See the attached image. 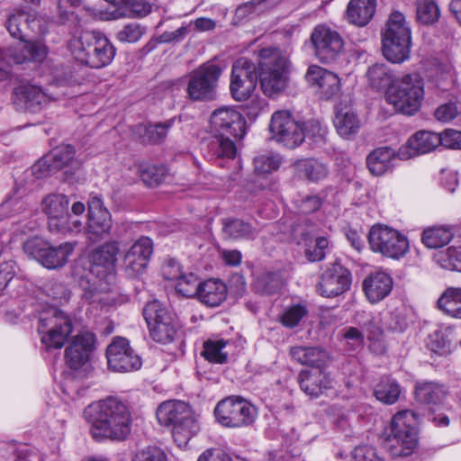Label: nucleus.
<instances>
[{
	"mask_svg": "<svg viewBox=\"0 0 461 461\" xmlns=\"http://www.w3.org/2000/svg\"><path fill=\"white\" fill-rule=\"evenodd\" d=\"M291 68L286 54L276 47L261 49L257 55V64L247 58L238 59L231 68V96L239 102L248 100L259 80L262 92L268 97H276L286 88Z\"/></svg>",
	"mask_w": 461,
	"mask_h": 461,
	"instance_id": "nucleus-1",
	"label": "nucleus"
},
{
	"mask_svg": "<svg viewBox=\"0 0 461 461\" xmlns=\"http://www.w3.org/2000/svg\"><path fill=\"white\" fill-rule=\"evenodd\" d=\"M212 136L207 144L210 158L223 166L224 159H233L237 155L235 140L246 133V120L235 109L221 107L215 110L210 118Z\"/></svg>",
	"mask_w": 461,
	"mask_h": 461,
	"instance_id": "nucleus-2",
	"label": "nucleus"
},
{
	"mask_svg": "<svg viewBox=\"0 0 461 461\" xmlns=\"http://www.w3.org/2000/svg\"><path fill=\"white\" fill-rule=\"evenodd\" d=\"M415 416V412L409 410L393 416L384 438V447L393 456H408L417 448L418 431L416 427L411 424Z\"/></svg>",
	"mask_w": 461,
	"mask_h": 461,
	"instance_id": "nucleus-3",
	"label": "nucleus"
},
{
	"mask_svg": "<svg viewBox=\"0 0 461 461\" xmlns=\"http://www.w3.org/2000/svg\"><path fill=\"white\" fill-rule=\"evenodd\" d=\"M423 97V83L418 74L395 79L385 91L386 102L406 115H412L420 109Z\"/></svg>",
	"mask_w": 461,
	"mask_h": 461,
	"instance_id": "nucleus-4",
	"label": "nucleus"
},
{
	"mask_svg": "<svg viewBox=\"0 0 461 461\" xmlns=\"http://www.w3.org/2000/svg\"><path fill=\"white\" fill-rule=\"evenodd\" d=\"M411 44V30L404 15L400 12H393L382 33L384 56L393 63H401L409 58Z\"/></svg>",
	"mask_w": 461,
	"mask_h": 461,
	"instance_id": "nucleus-5",
	"label": "nucleus"
},
{
	"mask_svg": "<svg viewBox=\"0 0 461 461\" xmlns=\"http://www.w3.org/2000/svg\"><path fill=\"white\" fill-rule=\"evenodd\" d=\"M92 272L98 281L88 293L90 298L96 294L109 293L115 285V241H108L91 252Z\"/></svg>",
	"mask_w": 461,
	"mask_h": 461,
	"instance_id": "nucleus-6",
	"label": "nucleus"
},
{
	"mask_svg": "<svg viewBox=\"0 0 461 461\" xmlns=\"http://www.w3.org/2000/svg\"><path fill=\"white\" fill-rule=\"evenodd\" d=\"M214 415L222 426L241 428L254 423L258 410L242 397L229 396L217 403Z\"/></svg>",
	"mask_w": 461,
	"mask_h": 461,
	"instance_id": "nucleus-7",
	"label": "nucleus"
},
{
	"mask_svg": "<svg viewBox=\"0 0 461 461\" xmlns=\"http://www.w3.org/2000/svg\"><path fill=\"white\" fill-rule=\"evenodd\" d=\"M74 249L75 244L71 242L53 246L39 237L31 238L23 244L24 252L48 269H57L64 267Z\"/></svg>",
	"mask_w": 461,
	"mask_h": 461,
	"instance_id": "nucleus-8",
	"label": "nucleus"
},
{
	"mask_svg": "<svg viewBox=\"0 0 461 461\" xmlns=\"http://www.w3.org/2000/svg\"><path fill=\"white\" fill-rule=\"evenodd\" d=\"M38 331L46 348H61L72 332V321L63 312L51 308L40 314Z\"/></svg>",
	"mask_w": 461,
	"mask_h": 461,
	"instance_id": "nucleus-9",
	"label": "nucleus"
},
{
	"mask_svg": "<svg viewBox=\"0 0 461 461\" xmlns=\"http://www.w3.org/2000/svg\"><path fill=\"white\" fill-rule=\"evenodd\" d=\"M84 416L91 424V435L97 442L113 439L115 430V398L109 396L104 400L89 404L84 411Z\"/></svg>",
	"mask_w": 461,
	"mask_h": 461,
	"instance_id": "nucleus-10",
	"label": "nucleus"
},
{
	"mask_svg": "<svg viewBox=\"0 0 461 461\" xmlns=\"http://www.w3.org/2000/svg\"><path fill=\"white\" fill-rule=\"evenodd\" d=\"M368 243L374 252L393 259L402 258L409 251L407 237L383 224H375L370 229Z\"/></svg>",
	"mask_w": 461,
	"mask_h": 461,
	"instance_id": "nucleus-11",
	"label": "nucleus"
},
{
	"mask_svg": "<svg viewBox=\"0 0 461 461\" xmlns=\"http://www.w3.org/2000/svg\"><path fill=\"white\" fill-rule=\"evenodd\" d=\"M142 313L153 340L163 344L173 341L177 331V323L172 312L154 300L146 303Z\"/></svg>",
	"mask_w": 461,
	"mask_h": 461,
	"instance_id": "nucleus-12",
	"label": "nucleus"
},
{
	"mask_svg": "<svg viewBox=\"0 0 461 461\" xmlns=\"http://www.w3.org/2000/svg\"><path fill=\"white\" fill-rule=\"evenodd\" d=\"M222 69L216 64L204 63L190 75L186 92L192 101H211L216 96V87Z\"/></svg>",
	"mask_w": 461,
	"mask_h": 461,
	"instance_id": "nucleus-13",
	"label": "nucleus"
},
{
	"mask_svg": "<svg viewBox=\"0 0 461 461\" xmlns=\"http://www.w3.org/2000/svg\"><path fill=\"white\" fill-rule=\"evenodd\" d=\"M269 130L272 139L287 149L297 148L305 139L302 122L296 120L289 111L275 112Z\"/></svg>",
	"mask_w": 461,
	"mask_h": 461,
	"instance_id": "nucleus-14",
	"label": "nucleus"
},
{
	"mask_svg": "<svg viewBox=\"0 0 461 461\" xmlns=\"http://www.w3.org/2000/svg\"><path fill=\"white\" fill-rule=\"evenodd\" d=\"M310 42L314 56L321 62L327 64L335 61L344 47L340 34L322 24L314 27L311 33Z\"/></svg>",
	"mask_w": 461,
	"mask_h": 461,
	"instance_id": "nucleus-15",
	"label": "nucleus"
},
{
	"mask_svg": "<svg viewBox=\"0 0 461 461\" xmlns=\"http://www.w3.org/2000/svg\"><path fill=\"white\" fill-rule=\"evenodd\" d=\"M351 282L350 271L340 263L333 262L320 276L317 292L322 297L334 298L347 292Z\"/></svg>",
	"mask_w": 461,
	"mask_h": 461,
	"instance_id": "nucleus-16",
	"label": "nucleus"
},
{
	"mask_svg": "<svg viewBox=\"0 0 461 461\" xmlns=\"http://www.w3.org/2000/svg\"><path fill=\"white\" fill-rule=\"evenodd\" d=\"M112 228V214L104 206L100 197L91 196L88 201L87 239L92 243L99 242L108 237Z\"/></svg>",
	"mask_w": 461,
	"mask_h": 461,
	"instance_id": "nucleus-17",
	"label": "nucleus"
},
{
	"mask_svg": "<svg viewBox=\"0 0 461 461\" xmlns=\"http://www.w3.org/2000/svg\"><path fill=\"white\" fill-rule=\"evenodd\" d=\"M69 201L63 194H50L41 202V210L48 216V227L51 232L73 230L68 213Z\"/></svg>",
	"mask_w": 461,
	"mask_h": 461,
	"instance_id": "nucleus-18",
	"label": "nucleus"
},
{
	"mask_svg": "<svg viewBox=\"0 0 461 461\" xmlns=\"http://www.w3.org/2000/svg\"><path fill=\"white\" fill-rule=\"evenodd\" d=\"M153 253V241L149 237L140 238L124 254L122 270L129 278L142 275Z\"/></svg>",
	"mask_w": 461,
	"mask_h": 461,
	"instance_id": "nucleus-19",
	"label": "nucleus"
},
{
	"mask_svg": "<svg viewBox=\"0 0 461 461\" xmlns=\"http://www.w3.org/2000/svg\"><path fill=\"white\" fill-rule=\"evenodd\" d=\"M95 336L86 333L76 336L65 350V359L69 368L88 374L92 370L89 357L94 348Z\"/></svg>",
	"mask_w": 461,
	"mask_h": 461,
	"instance_id": "nucleus-20",
	"label": "nucleus"
},
{
	"mask_svg": "<svg viewBox=\"0 0 461 461\" xmlns=\"http://www.w3.org/2000/svg\"><path fill=\"white\" fill-rule=\"evenodd\" d=\"M440 134L429 131H420L413 134L405 146L399 149L397 156L406 160L412 157L433 151L440 146Z\"/></svg>",
	"mask_w": 461,
	"mask_h": 461,
	"instance_id": "nucleus-21",
	"label": "nucleus"
},
{
	"mask_svg": "<svg viewBox=\"0 0 461 461\" xmlns=\"http://www.w3.org/2000/svg\"><path fill=\"white\" fill-rule=\"evenodd\" d=\"M307 82L312 86H316L325 99H330L337 95L340 88L338 76L320 66L312 65L305 74Z\"/></svg>",
	"mask_w": 461,
	"mask_h": 461,
	"instance_id": "nucleus-22",
	"label": "nucleus"
},
{
	"mask_svg": "<svg viewBox=\"0 0 461 461\" xmlns=\"http://www.w3.org/2000/svg\"><path fill=\"white\" fill-rule=\"evenodd\" d=\"M297 381L301 390L311 398H318L332 386L331 378L324 369L302 370Z\"/></svg>",
	"mask_w": 461,
	"mask_h": 461,
	"instance_id": "nucleus-23",
	"label": "nucleus"
},
{
	"mask_svg": "<svg viewBox=\"0 0 461 461\" xmlns=\"http://www.w3.org/2000/svg\"><path fill=\"white\" fill-rule=\"evenodd\" d=\"M362 286L367 300L371 303H376L391 293L393 281L389 274L375 271L364 279Z\"/></svg>",
	"mask_w": 461,
	"mask_h": 461,
	"instance_id": "nucleus-24",
	"label": "nucleus"
},
{
	"mask_svg": "<svg viewBox=\"0 0 461 461\" xmlns=\"http://www.w3.org/2000/svg\"><path fill=\"white\" fill-rule=\"evenodd\" d=\"M14 102L19 103L30 113H38L52 99L40 86L33 85L15 88Z\"/></svg>",
	"mask_w": 461,
	"mask_h": 461,
	"instance_id": "nucleus-25",
	"label": "nucleus"
},
{
	"mask_svg": "<svg viewBox=\"0 0 461 461\" xmlns=\"http://www.w3.org/2000/svg\"><path fill=\"white\" fill-rule=\"evenodd\" d=\"M128 170L134 174L129 176V182H134L137 177H140L143 184L149 187L162 184L167 175L166 167L144 161L134 163L129 167Z\"/></svg>",
	"mask_w": 461,
	"mask_h": 461,
	"instance_id": "nucleus-26",
	"label": "nucleus"
},
{
	"mask_svg": "<svg viewBox=\"0 0 461 461\" xmlns=\"http://www.w3.org/2000/svg\"><path fill=\"white\" fill-rule=\"evenodd\" d=\"M289 353L297 363L315 369H324L330 360L329 353L320 347L294 346Z\"/></svg>",
	"mask_w": 461,
	"mask_h": 461,
	"instance_id": "nucleus-27",
	"label": "nucleus"
},
{
	"mask_svg": "<svg viewBox=\"0 0 461 461\" xmlns=\"http://www.w3.org/2000/svg\"><path fill=\"white\" fill-rule=\"evenodd\" d=\"M447 391L443 384L435 382H418L415 384V401L429 410L443 402Z\"/></svg>",
	"mask_w": 461,
	"mask_h": 461,
	"instance_id": "nucleus-28",
	"label": "nucleus"
},
{
	"mask_svg": "<svg viewBox=\"0 0 461 461\" xmlns=\"http://www.w3.org/2000/svg\"><path fill=\"white\" fill-rule=\"evenodd\" d=\"M376 10V0H350L346 10L347 21L357 27L367 25Z\"/></svg>",
	"mask_w": 461,
	"mask_h": 461,
	"instance_id": "nucleus-29",
	"label": "nucleus"
},
{
	"mask_svg": "<svg viewBox=\"0 0 461 461\" xmlns=\"http://www.w3.org/2000/svg\"><path fill=\"white\" fill-rule=\"evenodd\" d=\"M191 407L182 401H168L162 402L157 409L156 416L159 424L166 427H174L182 421Z\"/></svg>",
	"mask_w": 461,
	"mask_h": 461,
	"instance_id": "nucleus-30",
	"label": "nucleus"
},
{
	"mask_svg": "<svg viewBox=\"0 0 461 461\" xmlns=\"http://www.w3.org/2000/svg\"><path fill=\"white\" fill-rule=\"evenodd\" d=\"M196 296L204 305L217 307L227 297V286L220 279H208L202 282Z\"/></svg>",
	"mask_w": 461,
	"mask_h": 461,
	"instance_id": "nucleus-31",
	"label": "nucleus"
},
{
	"mask_svg": "<svg viewBox=\"0 0 461 461\" xmlns=\"http://www.w3.org/2000/svg\"><path fill=\"white\" fill-rule=\"evenodd\" d=\"M142 366L140 357L131 347L130 341L117 336V372H133Z\"/></svg>",
	"mask_w": 461,
	"mask_h": 461,
	"instance_id": "nucleus-32",
	"label": "nucleus"
},
{
	"mask_svg": "<svg viewBox=\"0 0 461 461\" xmlns=\"http://www.w3.org/2000/svg\"><path fill=\"white\" fill-rule=\"evenodd\" d=\"M260 229L239 218L222 220V233L229 240H254Z\"/></svg>",
	"mask_w": 461,
	"mask_h": 461,
	"instance_id": "nucleus-33",
	"label": "nucleus"
},
{
	"mask_svg": "<svg viewBox=\"0 0 461 461\" xmlns=\"http://www.w3.org/2000/svg\"><path fill=\"white\" fill-rule=\"evenodd\" d=\"M333 123L339 135L343 138L356 135L361 127L357 114L348 107L337 109Z\"/></svg>",
	"mask_w": 461,
	"mask_h": 461,
	"instance_id": "nucleus-34",
	"label": "nucleus"
},
{
	"mask_svg": "<svg viewBox=\"0 0 461 461\" xmlns=\"http://www.w3.org/2000/svg\"><path fill=\"white\" fill-rule=\"evenodd\" d=\"M395 151L389 147H381L373 150L366 158V165L374 176H382L392 166Z\"/></svg>",
	"mask_w": 461,
	"mask_h": 461,
	"instance_id": "nucleus-35",
	"label": "nucleus"
},
{
	"mask_svg": "<svg viewBox=\"0 0 461 461\" xmlns=\"http://www.w3.org/2000/svg\"><path fill=\"white\" fill-rule=\"evenodd\" d=\"M113 56V47L106 37H101L97 46L93 49L89 56L86 55V59H84L81 63L90 68H100L108 65Z\"/></svg>",
	"mask_w": 461,
	"mask_h": 461,
	"instance_id": "nucleus-36",
	"label": "nucleus"
},
{
	"mask_svg": "<svg viewBox=\"0 0 461 461\" xmlns=\"http://www.w3.org/2000/svg\"><path fill=\"white\" fill-rule=\"evenodd\" d=\"M153 8L149 0H117V18L141 19L148 16Z\"/></svg>",
	"mask_w": 461,
	"mask_h": 461,
	"instance_id": "nucleus-37",
	"label": "nucleus"
},
{
	"mask_svg": "<svg viewBox=\"0 0 461 461\" xmlns=\"http://www.w3.org/2000/svg\"><path fill=\"white\" fill-rule=\"evenodd\" d=\"M197 418L193 411L185 416L184 420L172 428L175 442L179 447H185L188 441L199 431Z\"/></svg>",
	"mask_w": 461,
	"mask_h": 461,
	"instance_id": "nucleus-38",
	"label": "nucleus"
},
{
	"mask_svg": "<svg viewBox=\"0 0 461 461\" xmlns=\"http://www.w3.org/2000/svg\"><path fill=\"white\" fill-rule=\"evenodd\" d=\"M105 37L98 32H82L79 37L71 42V50L74 58L81 63L86 55L92 52L93 49L97 46L99 38Z\"/></svg>",
	"mask_w": 461,
	"mask_h": 461,
	"instance_id": "nucleus-39",
	"label": "nucleus"
},
{
	"mask_svg": "<svg viewBox=\"0 0 461 461\" xmlns=\"http://www.w3.org/2000/svg\"><path fill=\"white\" fill-rule=\"evenodd\" d=\"M453 237L454 231L452 227L440 225L424 230L421 240L429 249H438L448 244Z\"/></svg>",
	"mask_w": 461,
	"mask_h": 461,
	"instance_id": "nucleus-40",
	"label": "nucleus"
},
{
	"mask_svg": "<svg viewBox=\"0 0 461 461\" xmlns=\"http://www.w3.org/2000/svg\"><path fill=\"white\" fill-rule=\"evenodd\" d=\"M438 306L447 315L461 319V288H447L438 300Z\"/></svg>",
	"mask_w": 461,
	"mask_h": 461,
	"instance_id": "nucleus-41",
	"label": "nucleus"
},
{
	"mask_svg": "<svg viewBox=\"0 0 461 461\" xmlns=\"http://www.w3.org/2000/svg\"><path fill=\"white\" fill-rule=\"evenodd\" d=\"M402 393L400 384L396 380L391 377H383L375 385L374 395L375 398L384 404L395 403Z\"/></svg>",
	"mask_w": 461,
	"mask_h": 461,
	"instance_id": "nucleus-42",
	"label": "nucleus"
},
{
	"mask_svg": "<svg viewBox=\"0 0 461 461\" xmlns=\"http://www.w3.org/2000/svg\"><path fill=\"white\" fill-rule=\"evenodd\" d=\"M54 170H59L66 167H76L78 166L75 159V148L69 144H62L54 148L48 154Z\"/></svg>",
	"mask_w": 461,
	"mask_h": 461,
	"instance_id": "nucleus-43",
	"label": "nucleus"
},
{
	"mask_svg": "<svg viewBox=\"0 0 461 461\" xmlns=\"http://www.w3.org/2000/svg\"><path fill=\"white\" fill-rule=\"evenodd\" d=\"M366 76L370 86L375 89L389 87L394 81L390 68L384 64H375L371 66Z\"/></svg>",
	"mask_w": 461,
	"mask_h": 461,
	"instance_id": "nucleus-44",
	"label": "nucleus"
},
{
	"mask_svg": "<svg viewBox=\"0 0 461 461\" xmlns=\"http://www.w3.org/2000/svg\"><path fill=\"white\" fill-rule=\"evenodd\" d=\"M283 282L278 273H264L254 283V289L261 294L270 295L277 293Z\"/></svg>",
	"mask_w": 461,
	"mask_h": 461,
	"instance_id": "nucleus-45",
	"label": "nucleus"
},
{
	"mask_svg": "<svg viewBox=\"0 0 461 461\" xmlns=\"http://www.w3.org/2000/svg\"><path fill=\"white\" fill-rule=\"evenodd\" d=\"M30 14L25 12H17L9 16L6 28L12 37L25 41L26 30L29 28Z\"/></svg>",
	"mask_w": 461,
	"mask_h": 461,
	"instance_id": "nucleus-46",
	"label": "nucleus"
},
{
	"mask_svg": "<svg viewBox=\"0 0 461 461\" xmlns=\"http://www.w3.org/2000/svg\"><path fill=\"white\" fill-rule=\"evenodd\" d=\"M440 16L437 4L429 0H421L417 3L416 17L419 23L430 25L436 23Z\"/></svg>",
	"mask_w": 461,
	"mask_h": 461,
	"instance_id": "nucleus-47",
	"label": "nucleus"
},
{
	"mask_svg": "<svg viewBox=\"0 0 461 461\" xmlns=\"http://www.w3.org/2000/svg\"><path fill=\"white\" fill-rule=\"evenodd\" d=\"M132 418L129 407L117 401V440H125L131 433Z\"/></svg>",
	"mask_w": 461,
	"mask_h": 461,
	"instance_id": "nucleus-48",
	"label": "nucleus"
},
{
	"mask_svg": "<svg viewBox=\"0 0 461 461\" xmlns=\"http://www.w3.org/2000/svg\"><path fill=\"white\" fill-rule=\"evenodd\" d=\"M225 346L226 342L222 339L205 341L202 356L211 363L224 364L228 360L227 353L222 351Z\"/></svg>",
	"mask_w": 461,
	"mask_h": 461,
	"instance_id": "nucleus-49",
	"label": "nucleus"
},
{
	"mask_svg": "<svg viewBox=\"0 0 461 461\" xmlns=\"http://www.w3.org/2000/svg\"><path fill=\"white\" fill-rule=\"evenodd\" d=\"M308 314L307 306L303 303H295L288 306L280 316V321L286 328H295Z\"/></svg>",
	"mask_w": 461,
	"mask_h": 461,
	"instance_id": "nucleus-50",
	"label": "nucleus"
},
{
	"mask_svg": "<svg viewBox=\"0 0 461 461\" xmlns=\"http://www.w3.org/2000/svg\"><path fill=\"white\" fill-rule=\"evenodd\" d=\"M300 168L303 176L313 182L324 179L329 173L327 166L314 158H309L302 162Z\"/></svg>",
	"mask_w": 461,
	"mask_h": 461,
	"instance_id": "nucleus-51",
	"label": "nucleus"
},
{
	"mask_svg": "<svg viewBox=\"0 0 461 461\" xmlns=\"http://www.w3.org/2000/svg\"><path fill=\"white\" fill-rule=\"evenodd\" d=\"M201 284L194 274H182L176 280V290L184 297H194L197 295Z\"/></svg>",
	"mask_w": 461,
	"mask_h": 461,
	"instance_id": "nucleus-52",
	"label": "nucleus"
},
{
	"mask_svg": "<svg viewBox=\"0 0 461 461\" xmlns=\"http://www.w3.org/2000/svg\"><path fill=\"white\" fill-rule=\"evenodd\" d=\"M176 118H171L163 122L149 124L146 127L144 138L149 143H160L167 135L168 130L174 125Z\"/></svg>",
	"mask_w": 461,
	"mask_h": 461,
	"instance_id": "nucleus-53",
	"label": "nucleus"
},
{
	"mask_svg": "<svg viewBox=\"0 0 461 461\" xmlns=\"http://www.w3.org/2000/svg\"><path fill=\"white\" fill-rule=\"evenodd\" d=\"M451 341L443 330H436L429 336L427 347L434 354L443 357L450 353Z\"/></svg>",
	"mask_w": 461,
	"mask_h": 461,
	"instance_id": "nucleus-54",
	"label": "nucleus"
},
{
	"mask_svg": "<svg viewBox=\"0 0 461 461\" xmlns=\"http://www.w3.org/2000/svg\"><path fill=\"white\" fill-rule=\"evenodd\" d=\"M27 208L23 198L14 194L9 195L0 204V218L5 220L23 212Z\"/></svg>",
	"mask_w": 461,
	"mask_h": 461,
	"instance_id": "nucleus-55",
	"label": "nucleus"
},
{
	"mask_svg": "<svg viewBox=\"0 0 461 461\" xmlns=\"http://www.w3.org/2000/svg\"><path fill=\"white\" fill-rule=\"evenodd\" d=\"M438 261L446 269L461 272V245L451 246L440 253Z\"/></svg>",
	"mask_w": 461,
	"mask_h": 461,
	"instance_id": "nucleus-56",
	"label": "nucleus"
},
{
	"mask_svg": "<svg viewBox=\"0 0 461 461\" xmlns=\"http://www.w3.org/2000/svg\"><path fill=\"white\" fill-rule=\"evenodd\" d=\"M42 293L52 301L50 303L53 304L68 302L69 299L67 287L57 281L47 282L42 287Z\"/></svg>",
	"mask_w": 461,
	"mask_h": 461,
	"instance_id": "nucleus-57",
	"label": "nucleus"
},
{
	"mask_svg": "<svg viewBox=\"0 0 461 461\" xmlns=\"http://www.w3.org/2000/svg\"><path fill=\"white\" fill-rule=\"evenodd\" d=\"M280 164V157L272 153L262 154L254 158L255 171L258 174H268L277 170Z\"/></svg>",
	"mask_w": 461,
	"mask_h": 461,
	"instance_id": "nucleus-58",
	"label": "nucleus"
},
{
	"mask_svg": "<svg viewBox=\"0 0 461 461\" xmlns=\"http://www.w3.org/2000/svg\"><path fill=\"white\" fill-rule=\"evenodd\" d=\"M146 32V27L137 23L125 25L118 33L117 39L122 42L135 43Z\"/></svg>",
	"mask_w": 461,
	"mask_h": 461,
	"instance_id": "nucleus-59",
	"label": "nucleus"
},
{
	"mask_svg": "<svg viewBox=\"0 0 461 461\" xmlns=\"http://www.w3.org/2000/svg\"><path fill=\"white\" fill-rule=\"evenodd\" d=\"M384 323L387 330L403 332L408 327L404 313L399 310L387 312L384 317Z\"/></svg>",
	"mask_w": 461,
	"mask_h": 461,
	"instance_id": "nucleus-60",
	"label": "nucleus"
},
{
	"mask_svg": "<svg viewBox=\"0 0 461 461\" xmlns=\"http://www.w3.org/2000/svg\"><path fill=\"white\" fill-rule=\"evenodd\" d=\"M22 58H17V63L25 61H41L46 56L44 48L39 46L34 42H26L21 50Z\"/></svg>",
	"mask_w": 461,
	"mask_h": 461,
	"instance_id": "nucleus-61",
	"label": "nucleus"
},
{
	"mask_svg": "<svg viewBox=\"0 0 461 461\" xmlns=\"http://www.w3.org/2000/svg\"><path fill=\"white\" fill-rule=\"evenodd\" d=\"M305 138L312 139L314 142L321 143L325 141L327 130L322 127L318 120H309L306 122H302Z\"/></svg>",
	"mask_w": 461,
	"mask_h": 461,
	"instance_id": "nucleus-62",
	"label": "nucleus"
},
{
	"mask_svg": "<svg viewBox=\"0 0 461 461\" xmlns=\"http://www.w3.org/2000/svg\"><path fill=\"white\" fill-rule=\"evenodd\" d=\"M132 461H167L165 452L157 447H148L136 453Z\"/></svg>",
	"mask_w": 461,
	"mask_h": 461,
	"instance_id": "nucleus-63",
	"label": "nucleus"
},
{
	"mask_svg": "<svg viewBox=\"0 0 461 461\" xmlns=\"http://www.w3.org/2000/svg\"><path fill=\"white\" fill-rule=\"evenodd\" d=\"M352 461H384L372 446L365 445L355 447Z\"/></svg>",
	"mask_w": 461,
	"mask_h": 461,
	"instance_id": "nucleus-64",
	"label": "nucleus"
}]
</instances>
